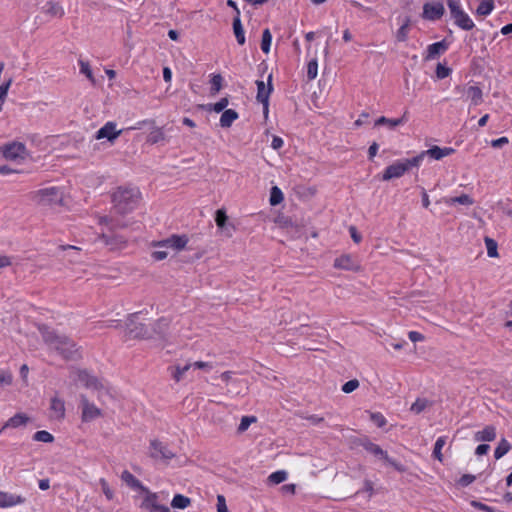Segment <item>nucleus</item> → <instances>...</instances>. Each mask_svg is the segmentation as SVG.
<instances>
[{"mask_svg": "<svg viewBox=\"0 0 512 512\" xmlns=\"http://www.w3.org/2000/svg\"><path fill=\"white\" fill-rule=\"evenodd\" d=\"M39 331L45 344L55 350L64 359L74 360L80 356L79 348L76 343L66 335L58 334L46 326L39 327Z\"/></svg>", "mask_w": 512, "mask_h": 512, "instance_id": "nucleus-1", "label": "nucleus"}, {"mask_svg": "<svg viewBox=\"0 0 512 512\" xmlns=\"http://www.w3.org/2000/svg\"><path fill=\"white\" fill-rule=\"evenodd\" d=\"M114 207L120 214L134 210L140 200V192L136 188H118L112 196Z\"/></svg>", "mask_w": 512, "mask_h": 512, "instance_id": "nucleus-2", "label": "nucleus"}, {"mask_svg": "<svg viewBox=\"0 0 512 512\" xmlns=\"http://www.w3.org/2000/svg\"><path fill=\"white\" fill-rule=\"evenodd\" d=\"M30 198L40 206H62L64 200V191L55 186L45 187L31 193Z\"/></svg>", "mask_w": 512, "mask_h": 512, "instance_id": "nucleus-3", "label": "nucleus"}, {"mask_svg": "<svg viewBox=\"0 0 512 512\" xmlns=\"http://www.w3.org/2000/svg\"><path fill=\"white\" fill-rule=\"evenodd\" d=\"M419 158L420 157H412L410 159L398 161L392 165H389L382 175V180L389 181L394 178H400L412 167L419 166Z\"/></svg>", "mask_w": 512, "mask_h": 512, "instance_id": "nucleus-4", "label": "nucleus"}, {"mask_svg": "<svg viewBox=\"0 0 512 512\" xmlns=\"http://www.w3.org/2000/svg\"><path fill=\"white\" fill-rule=\"evenodd\" d=\"M447 6L455 24L463 30H472L475 26L469 15L461 8L459 0H447Z\"/></svg>", "mask_w": 512, "mask_h": 512, "instance_id": "nucleus-5", "label": "nucleus"}, {"mask_svg": "<svg viewBox=\"0 0 512 512\" xmlns=\"http://www.w3.org/2000/svg\"><path fill=\"white\" fill-rule=\"evenodd\" d=\"M149 457L156 461L168 462L175 457V453L169 447L158 439H153L149 444Z\"/></svg>", "mask_w": 512, "mask_h": 512, "instance_id": "nucleus-6", "label": "nucleus"}, {"mask_svg": "<svg viewBox=\"0 0 512 512\" xmlns=\"http://www.w3.org/2000/svg\"><path fill=\"white\" fill-rule=\"evenodd\" d=\"M139 313H133L130 314L127 322H126V328H127V334L132 338H138V339H150L153 337V333L150 331V329L145 324H137L135 319L137 318Z\"/></svg>", "mask_w": 512, "mask_h": 512, "instance_id": "nucleus-7", "label": "nucleus"}, {"mask_svg": "<svg viewBox=\"0 0 512 512\" xmlns=\"http://www.w3.org/2000/svg\"><path fill=\"white\" fill-rule=\"evenodd\" d=\"M256 86H257L256 99L259 103H261L263 105V113H264L265 117H267L268 111H269V98L273 91L272 74L268 75L267 84H265V82L263 80H257Z\"/></svg>", "mask_w": 512, "mask_h": 512, "instance_id": "nucleus-8", "label": "nucleus"}, {"mask_svg": "<svg viewBox=\"0 0 512 512\" xmlns=\"http://www.w3.org/2000/svg\"><path fill=\"white\" fill-rule=\"evenodd\" d=\"M0 152L6 160L15 161L24 159L27 155L26 146L22 142L13 141L0 148Z\"/></svg>", "mask_w": 512, "mask_h": 512, "instance_id": "nucleus-9", "label": "nucleus"}, {"mask_svg": "<svg viewBox=\"0 0 512 512\" xmlns=\"http://www.w3.org/2000/svg\"><path fill=\"white\" fill-rule=\"evenodd\" d=\"M81 420L83 422H91L102 416V411L96 405L91 403L87 396L80 395Z\"/></svg>", "mask_w": 512, "mask_h": 512, "instance_id": "nucleus-10", "label": "nucleus"}, {"mask_svg": "<svg viewBox=\"0 0 512 512\" xmlns=\"http://www.w3.org/2000/svg\"><path fill=\"white\" fill-rule=\"evenodd\" d=\"M333 266L336 269L352 271V272H360L362 270L360 262L358 260H356L350 254H343V255L337 257L334 260Z\"/></svg>", "mask_w": 512, "mask_h": 512, "instance_id": "nucleus-11", "label": "nucleus"}, {"mask_svg": "<svg viewBox=\"0 0 512 512\" xmlns=\"http://www.w3.org/2000/svg\"><path fill=\"white\" fill-rule=\"evenodd\" d=\"M146 495L142 501L141 508L147 510L148 512H170L168 506L161 505L158 503V495L157 493L151 492L149 490H145Z\"/></svg>", "mask_w": 512, "mask_h": 512, "instance_id": "nucleus-12", "label": "nucleus"}, {"mask_svg": "<svg viewBox=\"0 0 512 512\" xmlns=\"http://www.w3.org/2000/svg\"><path fill=\"white\" fill-rule=\"evenodd\" d=\"M187 243L188 237L186 235H172L165 240L153 243V246L159 248H172L180 251L185 248Z\"/></svg>", "mask_w": 512, "mask_h": 512, "instance_id": "nucleus-13", "label": "nucleus"}, {"mask_svg": "<svg viewBox=\"0 0 512 512\" xmlns=\"http://www.w3.org/2000/svg\"><path fill=\"white\" fill-rule=\"evenodd\" d=\"M455 152V149L452 147H439V146H432L428 150L422 151L420 154H418L416 157L419 158V164L422 162L425 156H429L430 158L434 160H441L444 157L450 156Z\"/></svg>", "mask_w": 512, "mask_h": 512, "instance_id": "nucleus-14", "label": "nucleus"}, {"mask_svg": "<svg viewBox=\"0 0 512 512\" xmlns=\"http://www.w3.org/2000/svg\"><path fill=\"white\" fill-rule=\"evenodd\" d=\"M98 239L101 240L110 250H119L126 246L127 240L119 235L115 234L114 231L111 234L101 233L98 236Z\"/></svg>", "mask_w": 512, "mask_h": 512, "instance_id": "nucleus-15", "label": "nucleus"}, {"mask_svg": "<svg viewBox=\"0 0 512 512\" xmlns=\"http://www.w3.org/2000/svg\"><path fill=\"white\" fill-rule=\"evenodd\" d=\"M122 133V130L116 129V123L109 121L101 127L95 135L97 140L107 139L109 142H114Z\"/></svg>", "mask_w": 512, "mask_h": 512, "instance_id": "nucleus-16", "label": "nucleus"}, {"mask_svg": "<svg viewBox=\"0 0 512 512\" xmlns=\"http://www.w3.org/2000/svg\"><path fill=\"white\" fill-rule=\"evenodd\" d=\"M49 411L50 418L53 420L61 421L65 418V402L57 394L50 400Z\"/></svg>", "mask_w": 512, "mask_h": 512, "instance_id": "nucleus-17", "label": "nucleus"}, {"mask_svg": "<svg viewBox=\"0 0 512 512\" xmlns=\"http://www.w3.org/2000/svg\"><path fill=\"white\" fill-rule=\"evenodd\" d=\"M76 380L81 382L86 388L100 390L103 384L94 376L90 375L86 370H77L75 372Z\"/></svg>", "mask_w": 512, "mask_h": 512, "instance_id": "nucleus-18", "label": "nucleus"}, {"mask_svg": "<svg viewBox=\"0 0 512 512\" xmlns=\"http://www.w3.org/2000/svg\"><path fill=\"white\" fill-rule=\"evenodd\" d=\"M445 9L442 3H426L423 6V18L427 20H437L444 15Z\"/></svg>", "mask_w": 512, "mask_h": 512, "instance_id": "nucleus-19", "label": "nucleus"}, {"mask_svg": "<svg viewBox=\"0 0 512 512\" xmlns=\"http://www.w3.org/2000/svg\"><path fill=\"white\" fill-rule=\"evenodd\" d=\"M41 12L50 18H62L65 14L62 5L55 1H47L41 7Z\"/></svg>", "mask_w": 512, "mask_h": 512, "instance_id": "nucleus-20", "label": "nucleus"}, {"mask_svg": "<svg viewBox=\"0 0 512 512\" xmlns=\"http://www.w3.org/2000/svg\"><path fill=\"white\" fill-rule=\"evenodd\" d=\"M216 225L225 232L227 237H231L233 232L235 231V226L231 223H228V216L226 212L222 209L216 211L215 216Z\"/></svg>", "mask_w": 512, "mask_h": 512, "instance_id": "nucleus-21", "label": "nucleus"}, {"mask_svg": "<svg viewBox=\"0 0 512 512\" xmlns=\"http://www.w3.org/2000/svg\"><path fill=\"white\" fill-rule=\"evenodd\" d=\"M24 502L25 498L21 495L0 491V508H8L23 504Z\"/></svg>", "mask_w": 512, "mask_h": 512, "instance_id": "nucleus-22", "label": "nucleus"}, {"mask_svg": "<svg viewBox=\"0 0 512 512\" xmlns=\"http://www.w3.org/2000/svg\"><path fill=\"white\" fill-rule=\"evenodd\" d=\"M447 49H448V44L446 43L445 40L433 43L428 46L425 59L426 60L434 59L438 55L444 53Z\"/></svg>", "mask_w": 512, "mask_h": 512, "instance_id": "nucleus-23", "label": "nucleus"}, {"mask_svg": "<svg viewBox=\"0 0 512 512\" xmlns=\"http://www.w3.org/2000/svg\"><path fill=\"white\" fill-rule=\"evenodd\" d=\"M30 421V418L25 413H17L2 426V430L6 428H18L25 426Z\"/></svg>", "mask_w": 512, "mask_h": 512, "instance_id": "nucleus-24", "label": "nucleus"}, {"mask_svg": "<svg viewBox=\"0 0 512 512\" xmlns=\"http://www.w3.org/2000/svg\"><path fill=\"white\" fill-rule=\"evenodd\" d=\"M476 441H493L496 438V429L492 425L486 426L483 430L475 433Z\"/></svg>", "mask_w": 512, "mask_h": 512, "instance_id": "nucleus-25", "label": "nucleus"}, {"mask_svg": "<svg viewBox=\"0 0 512 512\" xmlns=\"http://www.w3.org/2000/svg\"><path fill=\"white\" fill-rule=\"evenodd\" d=\"M467 97L471 100L472 105H479L483 101L482 90L478 86H469L466 88Z\"/></svg>", "mask_w": 512, "mask_h": 512, "instance_id": "nucleus-26", "label": "nucleus"}, {"mask_svg": "<svg viewBox=\"0 0 512 512\" xmlns=\"http://www.w3.org/2000/svg\"><path fill=\"white\" fill-rule=\"evenodd\" d=\"M233 30L238 44L243 45L245 43L244 30L240 20V11L237 10V15L233 19Z\"/></svg>", "mask_w": 512, "mask_h": 512, "instance_id": "nucleus-27", "label": "nucleus"}, {"mask_svg": "<svg viewBox=\"0 0 512 512\" xmlns=\"http://www.w3.org/2000/svg\"><path fill=\"white\" fill-rule=\"evenodd\" d=\"M433 402L426 398H417L416 401L411 405L410 411L416 415L422 413L426 409L432 407Z\"/></svg>", "mask_w": 512, "mask_h": 512, "instance_id": "nucleus-28", "label": "nucleus"}, {"mask_svg": "<svg viewBox=\"0 0 512 512\" xmlns=\"http://www.w3.org/2000/svg\"><path fill=\"white\" fill-rule=\"evenodd\" d=\"M238 118V113L233 109L224 110L220 117V126L228 128Z\"/></svg>", "mask_w": 512, "mask_h": 512, "instance_id": "nucleus-29", "label": "nucleus"}, {"mask_svg": "<svg viewBox=\"0 0 512 512\" xmlns=\"http://www.w3.org/2000/svg\"><path fill=\"white\" fill-rule=\"evenodd\" d=\"M166 136L163 131V128L160 127H154L151 129L147 136V142L150 144H157L159 142L165 141Z\"/></svg>", "mask_w": 512, "mask_h": 512, "instance_id": "nucleus-30", "label": "nucleus"}, {"mask_svg": "<svg viewBox=\"0 0 512 512\" xmlns=\"http://www.w3.org/2000/svg\"><path fill=\"white\" fill-rule=\"evenodd\" d=\"M364 449L373 454L374 456L380 457L384 460L388 457L387 452H385L379 445L372 443L370 441H366L363 443Z\"/></svg>", "mask_w": 512, "mask_h": 512, "instance_id": "nucleus-31", "label": "nucleus"}, {"mask_svg": "<svg viewBox=\"0 0 512 512\" xmlns=\"http://www.w3.org/2000/svg\"><path fill=\"white\" fill-rule=\"evenodd\" d=\"M170 321L167 318H160L158 319L154 325L153 329L150 330L154 335H158L160 337L164 336L168 327H169Z\"/></svg>", "mask_w": 512, "mask_h": 512, "instance_id": "nucleus-32", "label": "nucleus"}, {"mask_svg": "<svg viewBox=\"0 0 512 512\" xmlns=\"http://www.w3.org/2000/svg\"><path fill=\"white\" fill-rule=\"evenodd\" d=\"M121 479L132 488H141L143 491L146 490L141 484V482L128 470H125L121 474Z\"/></svg>", "mask_w": 512, "mask_h": 512, "instance_id": "nucleus-33", "label": "nucleus"}, {"mask_svg": "<svg viewBox=\"0 0 512 512\" xmlns=\"http://www.w3.org/2000/svg\"><path fill=\"white\" fill-rule=\"evenodd\" d=\"M479 5L476 9V13L480 16L489 15L494 9V0H478Z\"/></svg>", "mask_w": 512, "mask_h": 512, "instance_id": "nucleus-34", "label": "nucleus"}, {"mask_svg": "<svg viewBox=\"0 0 512 512\" xmlns=\"http://www.w3.org/2000/svg\"><path fill=\"white\" fill-rule=\"evenodd\" d=\"M190 504H191V499L182 494L174 495V497L171 501V506L173 508H177V509H185L188 506H190Z\"/></svg>", "mask_w": 512, "mask_h": 512, "instance_id": "nucleus-35", "label": "nucleus"}, {"mask_svg": "<svg viewBox=\"0 0 512 512\" xmlns=\"http://www.w3.org/2000/svg\"><path fill=\"white\" fill-rule=\"evenodd\" d=\"M234 372L232 371H225L221 374V379L226 382L227 384H240L242 386V390H247L248 386L246 381L233 378Z\"/></svg>", "mask_w": 512, "mask_h": 512, "instance_id": "nucleus-36", "label": "nucleus"}, {"mask_svg": "<svg viewBox=\"0 0 512 512\" xmlns=\"http://www.w3.org/2000/svg\"><path fill=\"white\" fill-rule=\"evenodd\" d=\"M446 204L452 205V204H461V205H467L470 206L474 203V200L467 194H462L460 196L447 198L444 200Z\"/></svg>", "mask_w": 512, "mask_h": 512, "instance_id": "nucleus-37", "label": "nucleus"}, {"mask_svg": "<svg viewBox=\"0 0 512 512\" xmlns=\"http://www.w3.org/2000/svg\"><path fill=\"white\" fill-rule=\"evenodd\" d=\"M510 449H511L510 443L505 438H502L494 451L495 458L496 459L502 458L505 454H507L509 452Z\"/></svg>", "mask_w": 512, "mask_h": 512, "instance_id": "nucleus-38", "label": "nucleus"}, {"mask_svg": "<svg viewBox=\"0 0 512 512\" xmlns=\"http://www.w3.org/2000/svg\"><path fill=\"white\" fill-rule=\"evenodd\" d=\"M403 123L404 119H389L385 116H381L375 121V126L387 125L390 129H393Z\"/></svg>", "mask_w": 512, "mask_h": 512, "instance_id": "nucleus-39", "label": "nucleus"}, {"mask_svg": "<svg viewBox=\"0 0 512 512\" xmlns=\"http://www.w3.org/2000/svg\"><path fill=\"white\" fill-rule=\"evenodd\" d=\"M284 200V195L281 189L277 186H273L270 191V204L276 206Z\"/></svg>", "mask_w": 512, "mask_h": 512, "instance_id": "nucleus-40", "label": "nucleus"}, {"mask_svg": "<svg viewBox=\"0 0 512 512\" xmlns=\"http://www.w3.org/2000/svg\"><path fill=\"white\" fill-rule=\"evenodd\" d=\"M192 368V364L188 363L183 366L177 365L172 372V377L176 382H179L183 379L185 373Z\"/></svg>", "mask_w": 512, "mask_h": 512, "instance_id": "nucleus-41", "label": "nucleus"}, {"mask_svg": "<svg viewBox=\"0 0 512 512\" xmlns=\"http://www.w3.org/2000/svg\"><path fill=\"white\" fill-rule=\"evenodd\" d=\"M484 242H485V245H486L488 256L492 257V258L497 257L498 256V251H497L498 245H497V242L494 239H492V238H490L488 236H486L484 238Z\"/></svg>", "mask_w": 512, "mask_h": 512, "instance_id": "nucleus-42", "label": "nucleus"}, {"mask_svg": "<svg viewBox=\"0 0 512 512\" xmlns=\"http://www.w3.org/2000/svg\"><path fill=\"white\" fill-rule=\"evenodd\" d=\"M257 422V417L256 416H243L241 418V421H240V424L237 428V432L239 434H242L244 433L251 424L253 423H256Z\"/></svg>", "mask_w": 512, "mask_h": 512, "instance_id": "nucleus-43", "label": "nucleus"}, {"mask_svg": "<svg viewBox=\"0 0 512 512\" xmlns=\"http://www.w3.org/2000/svg\"><path fill=\"white\" fill-rule=\"evenodd\" d=\"M410 26V19L406 18L404 20V23L400 26L396 33V38L399 42H404L408 38V30Z\"/></svg>", "mask_w": 512, "mask_h": 512, "instance_id": "nucleus-44", "label": "nucleus"}, {"mask_svg": "<svg viewBox=\"0 0 512 512\" xmlns=\"http://www.w3.org/2000/svg\"><path fill=\"white\" fill-rule=\"evenodd\" d=\"M33 440L37 442L52 443L54 441V436L48 431L40 430L34 433Z\"/></svg>", "mask_w": 512, "mask_h": 512, "instance_id": "nucleus-45", "label": "nucleus"}, {"mask_svg": "<svg viewBox=\"0 0 512 512\" xmlns=\"http://www.w3.org/2000/svg\"><path fill=\"white\" fill-rule=\"evenodd\" d=\"M272 42V34L269 29H265L262 33L261 49L264 53L268 54Z\"/></svg>", "mask_w": 512, "mask_h": 512, "instance_id": "nucleus-46", "label": "nucleus"}, {"mask_svg": "<svg viewBox=\"0 0 512 512\" xmlns=\"http://www.w3.org/2000/svg\"><path fill=\"white\" fill-rule=\"evenodd\" d=\"M445 443H446V437L442 436L436 440L435 445H434L433 456L440 462L443 461V455H442L441 450H442L443 446L445 445Z\"/></svg>", "mask_w": 512, "mask_h": 512, "instance_id": "nucleus-47", "label": "nucleus"}, {"mask_svg": "<svg viewBox=\"0 0 512 512\" xmlns=\"http://www.w3.org/2000/svg\"><path fill=\"white\" fill-rule=\"evenodd\" d=\"M287 479V473L283 470L273 472L268 477V482L274 485L280 484Z\"/></svg>", "mask_w": 512, "mask_h": 512, "instance_id": "nucleus-48", "label": "nucleus"}, {"mask_svg": "<svg viewBox=\"0 0 512 512\" xmlns=\"http://www.w3.org/2000/svg\"><path fill=\"white\" fill-rule=\"evenodd\" d=\"M318 74V62L317 59H312L307 65V77L309 80H313Z\"/></svg>", "mask_w": 512, "mask_h": 512, "instance_id": "nucleus-49", "label": "nucleus"}, {"mask_svg": "<svg viewBox=\"0 0 512 512\" xmlns=\"http://www.w3.org/2000/svg\"><path fill=\"white\" fill-rule=\"evenodd\" d=\"M80 72L84 74L93 84L95 83V79L92 73V69L88 62L80 61Z\"/></svg>", "mask_w": 512, "mask_h": 512, "instance_id": "nucleus-50", "label": "nucleus"}, {"mask_svg": "<svg viewBox=\"0 0 512 512\" xmlns=\"http://www.w3.org/2000/svg\"><path fill=\"white\" fill-rule=\"evenodd\" d=\"M223 78L220 74L213 75L211 79V91L212 93H218L222 88Z\"/></svg>", "mask_w": 512, "mask_h": 512, "instance_id": "nucleus-51", "label": "nucleus"}, {"mask_svg": "<svg viewBox=\"0 0 512 512\" xmlns=\"http://www.w3.org/2000/svg\"><path fill=\"white\" fill-rule=\"evenodd\" d=\"M358 387H359V381L357 379H352V380L347 381L342 386V391L346 394H349V393L353 392L354 390H356Z\"/></svg>", "mask_w": 512, "mask_h": 512, "instance_id": "nucleus-52", "label": "nucleus"}, {"mask_svg": "<svg viewBox=\"0 0 512 512\" xmlns=\"http://www.w3.org/2000/svg\"><path fill=\"white\" fill-rule=\"evenodd\" d=\"M12 381L13 377L9 371H0V386H9Z\"/></svg>", "mask_w": 512, "mask_h": 512, "instance_id": "nucleus-53", "label": "nucleus"}, {"mask_svg": "<svg viewBox=\"0 0 512 512\" xmlns=\"http://www.w3.org/2000/svg\"><path fill=\"white\" fill-rule=\"evenodd\" d=\"M98 223H99L100 225H106V226H108V227H109V230H110L111 232H113V231H114V230L119 226L118 224L114 223V222L112 221V219H110V218H109V217H107V216H99V218H98Z\"/></svg>", "mask_w": 512, "mask_h": 512, "instance_id": "nucleus-54", "label": "nucleus"}, {"mask_svg": "<svg viewBox=\"0 0 512 512\" xmlns=\"http://www.w3.org/2000/svg\"><path fill=\"white\" fill-rule=\"evenodd\" d=\"M450 73H451L450 68L442 65L441 63H438V65L436 67V76L439 79H444V78L448 77Z\"/></svg>", "mask_w": 512, "mask_h": 512, "instance_id": "nucleus-55", "label": "nucleus"}, {"mask_svg": "<svg viewBox=\"0 0 512 512\" xmlns=\"http://www.w3.org/2000/svg\"><path fill=\"white\" fill-rule=\"evenodd\" d=\"M370 419L378 426L383 427L386 425L387 421L385 417L381 413H371Z\"/></svg>", "mask_w": 512, "mask_h": 512, "instance_id": "nucleus-56", "label": "nucleus"}, {"mask_svg": "<svg viewBox=\"0 0 512 512\" xmlns=\"http://www.w3.org/2000/svg\"><path fill=\"white\" fill-rule=\"evenodd\" d=\"M217 512H229L223 495L217 496Z\"/></svg>", "mask_w": 512, "mask_h": 512, "instance_id": "nucleus-57", "label": "nucleus"}, {"mask_svg": "<svg viewBox=\"0 0 512 512\" xmlns=\"http://www.w3.org/2000/svg\"><path fill=\"white\" fill-rule=\"evenodd\" d=\"M476 477L472 474H464L459 479V484L463 487L470 485L475 481Z\"/></svg>", "mask_w": 512, "mask_h": 512, "instance_id": "nucleus-58", "label": "nucleus"}, {"mask_svg": "<svg viewBox=\"0 0 512 512\" xmlns=\"http://www.w3.org/2000/svg\"><path fill=\"white\" fill-rule=\"evenodd\" d=\"M228 103L229 102L227 98H222L213 105V110L217 113H220L228 106Z\"/></svg>", "mask_w": 512, "mask_h": 512, "instance_id": "nucleus-59", "label": "nucleus"}, {"mask_svg": "<svg viewBox=\"0 0 512 512\" xmlns=\"http://www.w3.org/2000/svg\"><path fill=\"white\" fill-rule=\"evenodd\" d=\"M12 82H13V79L9 78L2 85H0V97L2 96L5 99L7 98L8 90H9Z\"/></svg>", "mask_w": 512, "mask_h": 512, "instance_id": "nucleus-60", "label": "nucleus"}, {"mask_svg": "<svg viewBox=\"0 0 512 512\" xmlns=\"http://www.w3.org/2000/svg\"><path fill=\"white\" fill-rule=\"evenodd\" d=\"M151 256L156 261H162L167 258L168 252L167 250H155L152 252Z\"/></svg>", "mask_w": 512, "mask_h": 512, "instance_id": "nucleus-61", "label": "nucleus"}, {"mask_svg": "<svg viewBox=\"0 0 512 512\" xmlns=\"http://www.w3.org/2000/svg\"><path fill=\"white\" fill-rule=\"evenodd\" d=\"M100 484L102 486V490H103V493L105 494V496L107 497L108 500H111L113 498V492L112 490L110 489L108 483L104 480V479H101L100 480Z\"/></svg>", "mask_w": 512, "mask_h": 512, "instance_id": "nucleus-62", "label": "nucleus"}, {"mask_svg": "<svg viewBox=\"0 0 512 512\" xmlns=\"http://www.w3.org/2000/svg\"><path fill=\"white\" fill-rule=\"evenodd\" d=\"M349 232H350V236L352 238V240L355 242V243H360L361 240H362V236L361 234L358 232L357 228L355 226H350L349 227Z\"/></svg>", "mask_w": 512, "mask_h": 512, "instance_id": "nucleus-63", "label": "nucleus"}, {"mask_svg": "<svg viewBox=\"0 0 512 512\" xmlns=\"http://www.w3.org/2000/svg\"><path fill=\"white\" fill-rule=\"evenodd\" d=\"M471 505L479 510H482V511H486V512H495L494 508L486 505V504H483L481 502H478V501H472L471 502Z\"/></svg>", "mask_w": 512, "mask_h": 512, "instance_id": "nucleus-64", "label": "nucleus"}]
</instances>
